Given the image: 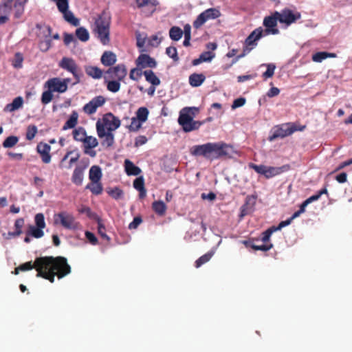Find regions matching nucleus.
Returning <instances> with one entry per match:
<instances>
[{"instance_id": "obj_54", "label": "nucleus", "mask_w": 352, "mask_h": 352, "mask_svg": "<svg viewBox=\"0 0 352 352\" xmlns=\"http://www.w3.org/2000/svg\"><path fill=\"white\" fill-rule=\"evenodd\" d=\"M23 61V55L21 53L17 52L14 55V58L12 61V65L14 68L19 69V68L22 67Z\"/></svg>"}, {"instance_id": "obj_37", "label": "nucleus", "mask_w": 352, "mask_h": 352, "mask_svg": "<svg viewBox=\"0 0 352 352\" xmlns=\"http://www.w3.org/2000/svg\"><path fill=\"white\" fill-rule=\"evenodd\" d=\"M183 36V30L178 26H173L169 30V36L171 40L177 41Z\"/></svg>"}, {"instance_id": "obj_59", "label": "nucleus", "mask_w": 352, "mask_h": 352, "mask_svg": "<svg viewBox=\"0 0 352 352\" xmlns=\"http://www.w3.org/2000/svg\"><path fill=\"white\" fill-rule=\"evenodd\" d=\"M327 58V52H316L312 56V60L316 63H320Z\"/></svg>"}, {"instance_id": "obj_26", "label": "nucleus", "mask_w": 352, "mask_h": 352, "mask_svg": "<svg viewBox=\"0 0 352 352\" xmlns=\"http://www.w3.org/2000/svg\"><path fill=\"white\" fill-rule=\"evenodd\" d=\"M125 171L128 175H138L141 173V169L135 166L129 160H125L124 161Z\"/></svg>"}, {"instance_id": "obj_27", "label": "nucleus", "mask_w": 352, "mask_h": 352, "mask_svg": "<svg viewBox=\"0 0 352 352\" xmlns=\"http://www.w3.org/2000/svg\"><path fill=\"white\" fill-rule=\"evenodd\" d=\"M23 104V99L21 96H18L15 98L11 103L8 104L4 109V111L12 112L14 111L21 107H22Z\"/></svg>"}, {"instance_id": "obj_33", "label": "nucleus", "mask_w": 352, "mask_h": 352, "mask_svg": "<svg viewBox=\"0 0 352 352\" xmlns=\"http://www.w3.org/2000/svg\"><path fill=\"white\" fill-rule=\"evenodd\" d=\"M152 208L157 214L163 216L166 213L167 207L162 201H155L152 204Z\"/></svg>"}, {"instance_id": "obj_20", "label": "nucleus", "mask_w": 352, "mask_h": 352, "mask_svg": "<svg viewBox=\"0 0 352 352\" xmlns=\"http://www.w3.org/2000/svg\"><path fill=\"white\" fill-rule=\"evenodd\" d=\"M36 151L41 155L42 162L45 164H49L51 162V146L47 143L40 142L36 146Z\"/></svg>"}, {"instance_id": "obj_38", "label": "nucleus", "mask_w": 352, "mask_h": 352, "mask_svg": "<svg viewBox=\"0 0 352 352\" xmlns=\"http://www.w3.org/2000/svg\"><path fill=\"white\" fill-rule=\"evenodd\" d=\"M283 172V167L266 166L265 177L267 179L276 176Z\"/></svg>"}, {"instance_id": "obj_45", "label": "nucleus", "mask_w": 352, "mask_h": 352, "mask_svg": "<svg viewBox=\"0 0 352 352\" xmlns=\"http://www.w3.org/2000/svg\"><path fill=\"white\" fill-rule=\"evenodd\" d=\"M107 193L114 199H120L123 196V190L118 187H114L107 190Z\"/></svg>"}, {"instance_id": "obj_44", "label": "nucleus", "mask_w": 352, "mask_h": 352, "mask_svg": "<svg viewBox=\"0 0 352 352\" xmlns=\"http://www.w3.org/2000/svg\"><path fill=\"white\" fill-rule=\"evenodd\" d=\"M213 255V252H207L203 256H200L195 263V266L197 268L200 267L202 265L208 262Z\"/></svg>"}, {"instance_id": "obj_62", "label": "nucleus", "mask_w": 352, "mask_h": 352, "mask_svg": "<svg viewBox=\"0 0 352 352\" xmlns=\"http://www.w3.org/2000/svg\"><path fill=\"white\" fill-rule=\"evenodd\" d=\"M85 236L91 245H96L98 243V239L92 232L86 231Z\"/></svg>"}, {"instance_id": "obj_7", "label": "nucleus", "mask_w": 352, "mask_h": 352, "mask_svg": "<svg viewBox=\"0 0 352 352\" xmlns=\"http://www.w3.org/2000/svg\"><path fill=\"white\" fill-rule=\"evenodd\" d=\"M56 223L59 222L60 225L69 230H75L78 228L79 223L76 221L74 217L67 212H59L54 216Z\"/></svg>"}, {"instance_id": "obj_32", "label": "nucleus", "mask_w": 352, "mask_h": 352, "mask_svg": "<svg viewBox=\"0 0 352 352\" xmlns=\"http://www.w3.org/2000/svg\"><path fill=\"white\" fill-rule=\"evenodd\" d=\"M25 223L24 219L23 218L17 219L14 222V232H9L8 235L12 237L19 236L22 234V228L23 227Z\"/></svg>"}, {"instance_id": "obj_57", "label": "nucleus", "mask_w": 352, "mask_h": 352, "mask_svg": "<svg viewBox=\"0 0 352 352\" xmlns=\"http://www.w3.org/2000/svg\"><path fill=\"white\" fill-rule=\"evenodd\" d=\"M276 232L275 226H272L262 233L261 241L264 243H267L270 241V236Z\"/></svg>"}, {"instance_id": "obj_58", "label": "nucleus", "mask_w": 352, "mask_h": 352, "mask_svg": "<svg viewBox=\"0 0 352 352\" xmlns=\"http://www.w3.org/2000/svg\"><path fill=\"white\" fill-rule=\"evenodd\" d=\"M267 70L263 74V77L265 79L272 78L274 74V70L276 69V66L274 64H267Z\"/></svg>"}, {"instance_id": "obj_4", "label": "nucleus", "mask_w": 352, "mask_h": 352, "mask_svg": "<svg viewBox=\"0 0 352 352\" xmlns=\"http://www.w3.org/2000/svg\"><path fill=\"white\" fill-rule=\"evenodd\" d=\"M192 108H184L179 113L178 123L182 126L183 131L189 133L199 129L203 122L193 120V113H191Z\"/></svg>"}, {"instance_id": "obj_35", "label": "nucleus", "mask_w": 352, "mask_h": 352, "mask_svg": "<svg viewBox=\"0 0 352 352\" xmlns=\"http://www.w3.org/2000/svg\"><path fill=\"white\" fill-rule=\"evenodd\" d=\"M72 182L75 184L80 186L82 184L83 180V170L80 167H76L72 175Z\"/></svg>"}, {"instance_id": "obj_1", "label": "nucleus", "mask_w": 352, "mask_h": 352, "mask_svg": "<svg viewBox=\"0 0 352 352\" xmlns=\"http://www.w3.org/2000/svg\"><path fill=\"white\" fill-rule=\"evenodd\" d=\"M37 271L36 276L42 277L51 283L54 282L55 276L60 279L71 273V267L66 258L63 256H41L35 259L34 263L26 262L20 265L14 270V274L19 271H27L32 269Z\"/></svg>"}, {"instance_id": "obj_24", "label": "nucleus", "mask_w": 352, "mask_h": 352, "mask_svg": "<svg viewBox=\"0 0 352 352\" xmlns=\"http://www.w3.org/2000/svg\"><path fill=\"white\" fill-rule=\"evenodd\" d=\"M85 71L87 76L94 79H100L103 74V71L96 66L87 65L85 67Z\"/></svg>"}, {"instance_id": "obj_3", "label": "nucleus", "mask_w": 352, "mask_h": 352, "mask_svg": "<svg viewBox=\"0 0 352 352\" xmlns=\"http://www.w3.org/2000/svg\"><path fill=\"white\" fill-rule=\"evenodd\" d=\"M94 25V30L100 42L104 45H108L110 42V18L102 13L96 19Z\"/></svg>"}, {"instance_id": "obj_16", "label": "nucleus", "mask_w": 352, "mask_h": 352, "mask_svg": "<svg viewBox=\"0 0 352 352\" xmlns=\"http://www.w3.org/2000/svg\"><path fill=\"white\" fill-rule=\"evenodd\" d=\"M105 101L102 96H96L83 107V111L88 115L94 114L98 107L105 103Z\"/></svg>"}, {"instance_id": "obj_25", "label": "nucleus", "mask_w": 352, "mask_h": 352, "mask_svg": "<svg viewBox=\"0 0 352 352\" xmlns=\"http://www.w3.org/2000/svg\"><path fill=\"white\" fill-rule=\"evenodd\" d=\"M206 80V76L203 74L193 73L190 75L188 81L190 86L197 87L201 86Z\"/></svg>"}, {"instance_id": "obj_52", "label": "nucleus", "mask_w": 352, "mask_h": 352, "mask_svg": "<svg viewBox=\"0 0 352 352\" xmlns=\"http://www.w3.org/2000/svg\"><path fill=\"white\" fill-rule=\"evenodd\" d=\"M57 6V8L60 12H65L69 10L68 0H56L54 1Z\"/></svg>"}, {"instance_id": "obj_51", "label": "nucleus", "mask_w": 352, "mask_h": 352, "mask_svg": "<svg viewBox=\"0 0 352 352\" xmlns=\"http://www.w3.org/2000/svg\"><path fill=\"white\" fill-rule=\"evenodd\" d=\"M37 127L35 125H29L26 131V139L28 140H32L34 138L37 133Z\"/></svg>"}, {"instance_id": "obj_41", "label": "nucleus", "mask_w": 352, "mask_h": 352, "mask_svg": "<svg viewBox=\"0 0 352 352\" xmlns=\"http://www.w3.org/2000/svg\"><path fill=\"white\" fill-rule=\"evenodd\" d=\"M27 234L31 235L34 238L38 239L41 238L44 235V232L43 231V228L32 225H30L28 227Z\"/></svg>"}, {"instance_id": "obj_12", "label": "nucleus", "mask_w": 352, "mask_h": 352, "mask_svg": "<svg viewBox=\"0 0 352 352\" xmlns=\"http://www.w3.org/2000/svg\"><path fill=\"white\" fill-rule=\"evenodd\" d=\"M69 81V78L61 80L59 78H53L49 79L45 82V85L53 92L64 93L67 89V85Z\"/></svg>"}, {"instance_id": "obj_36", "label": "nucleus", "mask_w": 352, "mask_h": 352, "mask_svg": "<svg viewBox=\"0 0 352 352\" xmlns=\"http://www.w3.org/2000/svg\"><path fill=\"white\" fill-rule=\"evenodd\" d=\"M64 19L71 25L77 27L80 24L79 19L74 16L73 12L67 10L65 12H62Z\"/></svg>"}, {"instance_id": "obj_31", "label": "nucleus", "mask_w": 352, "mask_h": 352, "mask_svg": "<svg viewBox=\"0 0 352 352\" xmlns=\"http://www.w3.org/2000/svg\"><path fill=\"white\" fill-rule=\"evenodd\" d=\"M78 114L76 111H74L70 115L69 118L67 120L63 126V130L65 131L69 129L74 128L78 124Z\"/></svg>"}, {"instance_id": "obj_48", "label": "nucleus", "mask_w": 352, "mask_h": 352, "mask_svg": "<svg viewBox=\"0 0 352 352\" xmlns=\"http://www.w3.org/2000/svg\"><path fill=\"white\" fill-rule=\"evenodd\" d=\"M96 222L98 223V234L100 235V236L103 239H107L108 241H110V238L109 236H107L105 233V227L104 225L102 223V220L100 217L98 219L96 220Z\"/></svg>"}, {"instance_id": "obj_9", "label": "nucleus", "mask_w": 352, "mask_h": 352, "mask_svg": "<svg viewBox=\"0 0 352 352\" xmlns=\"http://www.w3.org/2000/svg\"><path fill=\"white\" fill-rule=\"evenodd\" d=\"M293 133L294 130L292 129L290 122L277 125L271 130L268 140L272 142L278 138H284Z\"/></svg>"}, {"instance_id": "obj_56", "label": "nucleus", "mask_w": 352, "mask_h": 352, "mask_svg": "<svg viewBox=\"0 0 352 352\" xmlns=\"http://www.w3.org/2000/svg\"><path fill=\"white\" fill-rule=\"evenodd\" d=\"M34 221L36 227L45 228V217L43 213H38L34 217Z\"/></svg>"}, {"instance_id": "obj_22", "label": "nucleus", "mask_w": 352, "mask_h": 352, "mask_svg": "<svg viewBox=\"0 0 352 352\" xmlns=\"http://www.w3.org/2000/svg\"><path fill=\"white\" fill-rule=\"evenodd\" d=\"M28 0H14L12 6L14 8V14L16 19H19L24 13L25 6Z\"/></svg>"}, {"instance_id": "obj_21", "label": "nucleus", "mask_w": 352, "mask_h": 352, "mask_svg": "<svg viewBox=\"0 0 352 352\" xmlns=\"http://www.w3.org/2000/svg\"><path fill=\"white\" fill-rule=\"evenodd\" d=\"M133 187L139 192L140 199H144L146 196V190L144 186V179L142 176L138 177L133 181Z\"/></svg>"}, {"instance_id": "obj_18", "label": "nucleus", "mask_w": 352, "mask_h": 352, "mask_svg": "<svg viewBox=\"0 0 352 352\" xmlns=\"http://www.w3.org/2000/svg\"><path fill=\"white\" fill-rule=\"evenodd\" d=\"M14 0H2L0 3V25L6 23L9 20V15L14 10L12 6Z\"/></svg>"}, {"instance_id": "obj_2", "label": "nucleus", "mask_w": 352, "mask_h": 352, "mask_svg": "<svg viewBox=\"0 0 352 352\" xmlns=\"http://www.w3.org/2000/svg\"><path fill=\"white\" fill-rule=\"evenodd\" d=\"M190 153L194 156H201L210 161H214L231 157L234 153V148L232 145L223 142H208L193 146L190 148Z\"/></svg>"}, {"instance_id": "obj_53", "label": "nucleus", "mask_w": 352, "mask_h": 352, "mask_svg": "<svg viewBox=\"0 0 352 352\" xmlns=\"http://www.w3.org/2000/svg\"><path fill=\"white\" fill-rule=\"evenodd\" d=\"M138 8H142L147 6H152L155 7L159 4L157 0H135Z\"/></svg>"}, {"instance_id": "obj_14", "label": "nucleus", "mask_w": 352, "mask_h": 352, "mask_svg": "<svg viewBox=\"0 0 352 352\" xmlns=\"http://www.w3.org/2000/svg\"><path fill=\"white\" fill-rule=\"evenodd\" d=\"M127 74L126 68L124 65L119 64L115 67H109L104 73V77L109 79L122 81Z\"/></svg>"}, {"instance_id": "obj_29", "label": "nucleus", "mask_w": 352, "mask_h": 352, "mask_svg": "<svg viewBox=\"0 0 352 352\" xmlns=\"http://www.w3.org/2000/svg\"><path fill=\"white\" fill-rule=\"evenodd\" d=\"M89 177L91 182L100 181L102 177L101 168L98 166H91L89 169Z\"/></svg>"}, {"instance_id": "obj_47", "label": "nucleus", "mask_w": 352, "mask_h": 352, "mask_svg": "<svg viewBox=\"0 0 352 352\" xmlns=\"http://www.w3.org/2000/svg\"><path fill=\"white\" fill-rule=\"evenodd\" d=\"M166 55L172 58L174 62H178L179 58L178 56L177 50L175 47L170 46L166 49Z\"/></svg>"}, {"instance_id": "obj_13", "label": "nucleus", "mask_w": 352, "mask_h": 352, "mask_svg": "<svg viewBox=\"0 0 352 352\" xmlns=\"http://www.w3.org/2000/svg\"><path fill=\"white\" fill-rule=\"evenodd\" d=\"M278 21H279V16H275V12L272 15L264 18L263 25L265 29H263V33L265 36L269 34H279V30L276 28Z\"/></svg>"}, {"instance_id": "obj_49", "label": "nucleus", "mask_w": 352, "mask_h": 352, "mask_svg": "<svg viewBox=\"0 0 352 352\" xmlns=\"http://www.w3.org/2000/svg\"><path fill=\"white\" fill-rule=\"evenodd\" d=\"M142 122L135 117L131 118V124L129 126L130 131H138L142 127Z\"/></svg>"}, {"instance_id": "obj_17", "label": "nucleus", "mask_w": 352, "mask_h": 352, "mask_svg": "<svg viewBox=\"0 0 352 352\" xmlns=\"http://www.w3.org/2000/svg\"><path fill=\"white\" fill-rule=\"evenodd\" d=\"M82 144L84 153L91 157H95L96 156V151L94 148L98 145V141L96 138L88 135Z\"/></svg>"}, {"instance_id": "obj_64", "label": "nucleus", "mask_w": 352, "mask_h": 352, "mask_svg": "<svg viewBox=\"0 0 352 352\" xmlns=\"http://www.w3.org/2000/svg\"><path fill=\"white\" fill-rule=\"evenodd\" d=\"M147 138L144 135H139L136 138H135V147H138V146H140L146 143L147 142Z\"/></svg>"}, {"instance_id": "obj_15", "label": "nucleus", "mask_w": 352, "mask_h": 352, "mask_svg": "<svg viewBox=\"0 0 352 352\" xmlns=\"http://www.w3.org/2000/svg\"><path fill=\"white\" fill-rule=\"evenodd\" d=\"M97 135L101 140V146L104 148H109L114 144V135L111 132L104 131L102 126L98 124L96 129Z\"/></svg>"}, {"instance_id": "obj_5", "label": "nucleus", "mask_w": 352, "mask_h": 352, "mask_svg": "<svg viewBox=\"0 0 352 352\" xmlns=\"http://www.w3.org/2000/svg\"><path fill=\"white\" fill-rule=\"evenodd\" d=\"M263 36H265L263 35V28L261 27L253 30L245 40L243 54L239 56L233 63H235L239 58L253 50L257 45V41Z\"/></svg>"}, {"instance_id": "obj_63", "label": "nucleus", "mask_w": 352, "mask_h": 352, "mask_svg": "<svg viewBox=\"0 0 352 352\" xmlns=\"http://www.w3.org/2000/svg\"><path fill=\"white\" fill-rule=\"evenodd\" d=\"M52 45V40L50 38L45 39L40 43V47L42 51H47Z\"/></svg>"}, {"instance_id": "obj_6", "label": "nucleus", "mask_w": 352, "mask_h": 352, "mask_svg": "<svg viewBox=\"0 0 352 352\" xmlns=\"http://www.w3.org/2000/svg\"><path fill=\"white\" fill-rule=\"evenodd\" d=\"M120 120L115 116L112 113H107L102 117V120H98L96 122V127L98 129V126L100 124L102 126L104 131L111 132L116 131L120 126Z\"/></svg>"}, {"instance_id": "obj_11", "label": "nucleus", "mask_w": 352, "mask_h": 352, "mask_svg": "<svg viewBox=\"0 0 352 352\" xmlns=\"http://www.w3.org/2000/svg\"><path fill=\"white\" fill-rule=\"evenodd\" d=\"M59 67L72 73L76 80V82H80V73L79 68L73 58L63 57L59 63Z\"/></svg>"}, {"instance_id": "obj_55", "label": "nucleus", "mask_w": 352, "mask_h": 352, "mask_svg": "<svg viewBox=\"0 0 352 352\" xmlns=\"http://www.w3.org/2000/svg\"><path fill=\"white\" fill-rule=\"evenodd\" d=\"M52 92H53L52 91H51L48 89L47 91H45L42 94L41 102L43 104H47L52 100V98H53Z\"/></svg>"}, {"instance_id": "obj_39", "label": "nucleus", "mask_w": 352, "mask_h": 352, "mask_svg": "<svg viewBox=\"0 0 352 352\" xmlns=\"http://www.w3.org/2000/svg\"><path fill=\"white\" fill-rule=\"evenodd\" d=\"M86 188L89 189L90 191L96 195H100L103 190L102 185L100 181L96 182H91L87 185Z\"/></svg>"}, {"instance_id": "obj_50", "label": "nucleus", "mask_w": 352, "mask_h": 352, "mask_svg": "<svg viewBox=\"0 0 352 352\" xmlns=\"http://www.w3.org/2000/svg\"><path fill=\"white\" fill-rule=\"evenodd\" d=\"M142 75H143L142 68L137 67L136 68H133L130 71L129 78L133 80L138 81Z\"/></svg>"}, {"instance_id": "obj_30", "label": "nucleus", "mask_w": 352, "mask_h": 352, "mask_svg": "<svg viewBox=\"0 0 352 352\" xmlns=\"http://www.w3.org/2000/svg\"><path fill=\"white\" fill-rule=\"evenodd\" d=\"M104 82L107 85V89L108 91L116 93L118 92L120 89V81L118 80L112 79L111 80H109V78L107 77H104Z\"/></svg>"}, {"instance_id": "obj_42", "label": "nucleus", "mask_w": 352, "mask_h": 352, "mask_svg": "<svg viewBox=\"0 0 352 352\" xmlns=\"http://www.w3.org/2000/svg\"><path fill=\"white\" fill-rule=\"evenodd\" d=\"M76 36L82 42H86L89 39V32L84 27H80L76 30Z\"/></svg>"}, {"instance_id": "obj_40", "label": "nucleus", "mask_w": 352, "mask_h": 352, "mask_svg": "<svg viewBox=\"0 0 352 352\" xmlns=\"http://www.w3.org/2000/svg\"><path fill=\"white\" fill-rule=\"evenodd\" d=\"M78 211L80 214H85L87 217L95 221L100 218V217L96 212H94L89 207L86 206H80L78 209Z\"/></svg>"}, {"instance_id": "obj_10", "label": "nucleus", "mask_w": 352, "mask_h": 352, "mask_svg": "<svg viewBox=\"0 0 352 352\" xmlns=\"http://www.w3.org/2000/svg\"><path fill=\"white\" fill-rule=\"evenodd\" d=\"M221 16L220 11L217 8H208L198 15L193 22L195 28L198 29L209 19H215Z\"/></svg>"}, {"instance_id": "obj_61", "label": "nucleus", "mask_w": 352, "mask_h": 352, "mask_svg": "<svg viewBox=\"0 0 352 352\" xmlns=\"http://www.w3.org/2000/svg\"><path fill=\"white\" fill-rule=\"evenodd\" d=\"M142 222V219L141 218V217H140V216L135 217L133 219V221L129 223V229H130V230L136 229Z\"/></svg>"}, {"instance_id": "obj_46", "label": "nucleus", "mask_w": 352, "mask_h": 352, "mask_svg": "<svg viewBox=\"0 0 352 352\" xmlns=\"http://www.w3.org/2000/svg\"><path fill=\"white\" fill-rule=\"evenodd\" d=\"M19 142V138L14 135L8 137L3 142L2 145L4 148H12L14 146Z\"/></svg>"}, {"instance_id": "obj_8", "label": "nucleus", "mask_w": 352, "mask_h": 352, "mask_svg": "<svg viewBox=\"0 0 352 352\" xmlns=\"http://www.w3.org/2000/svg\"><path fill=\"white\" fill-rule=\"evenodd\" d=\"M275 16H279V22L287 26L295 23L301 18L300 12L285 8L281 12H275Z\"/></svg>"}, {"instance_id": "obj_23", "label": "nucleus", "mask_w": 352, "mask_h": 352, "mask_svg": "<svg viewBox=\"0 0 352 352\" xmlns=\"http://www.w3.org/2000/svg\"><path fill=\"white\" fill-rule=\"evenodd\" d=\"M100 61L102 64L107 67H111L116 62V56L110 51H105L101 56Z\"/></svg>"}, {"instance_id": "obj_60", "label": "nucleus", "mask_w": 352, "mask_h": 352, "mask_svg": "<svg viewBox=\"0 0 352 352\" xmlns=\"http://www.w3.org/2000/svg\"><path fill=\"white\" fill-rule=\"evenodd\" d=\"M249 167L254 170L257 173L265 175L266 166L265 165H257L255 164H250Z\"/></svg>"}, {"instance_id": "obj_43", "label": "nucleus", "mask_w": 352, "mask_h": 352, "mask_svg": "<svg viewBox=\"0 0 352 352\" xmlns=\"http://www.w3.org/2000/svg\"><path fill=\"white\" fill-rule=\"evenodd\" d=\"M148 113L149 112L146 107H140L136 111L135 118L143 123L147 120Z\"/></svg>"}, {"instance_id": "obj_28", "label": "nucleus", "mask_w": 352, "mask_h": 352, "mask_svg": "<svg viewBox=\"0 0 352 352\" xmlns=\"http://www.w3.org/2000/svg\"><path fill=\"white\" fill-rule=\"evenodd\" d=\"M143 75L147 82H150L151 85L158 86L160 85V78L155 75L152 70H145L143 72Z\"/></svg>"}, {"instance_id": "obj_34", "label": "nucleus", "mask_w": 352, "mask_h": 352, "mask_svg": "<svg viewBox=\"0 0 352 352\" xmlns=\"http://www.w3.org/2000/svg\"><path fill=\"white\" fill-rule=\"evenodd\" d=\"M72 133H73L74 139L76 141L80 142H83L85 139L88 136L87 135V132H86L85 129L82 126H79V127L75 129L73 131Z\"/></svg>"}, {"instance_id": "obj_19", "label": "nucleus", "mask_w": 352, "mask_h": 352, "mask_svg": "<svg viewBox=\"0 0 352 352\" xmlns=\"http://www.w3.org/2000/svg\"><path fill=\"white\" fill-rule=\"evenodd\" d=\"M135 63L138 67L142 69L146 67L155 68L157 66L155 60L146 54H140L136 59Z\"/></svg>"}]
</instances>
